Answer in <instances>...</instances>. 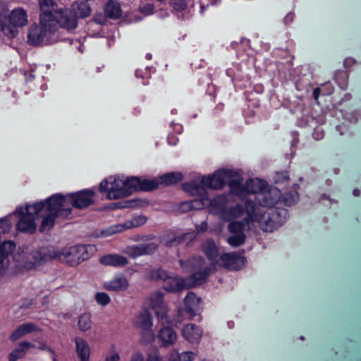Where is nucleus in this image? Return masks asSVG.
<instances>
[{
    "label": "nucleus",
    "mask_w": 361,
    "mask_h": 361,
    "mask_svg": "<svg viewBox=\"0 0 361 361\" xmlns=\"http://www.w3.org/2000/svg\"><path fill=\"white\" fill-rule=\"evenodd\" d=\"M245 213L247 217L243 221L230 222L228 228L233 233H243V231L250 224H257L265 232H272L281 226L286 221L288 213L286 209H272L263 211L256 207L250 200L245 201Z\"/></svg>",
    "instance_id": "nucleus-1"
},
{
    "label": "nucleus",
    "mask_w": 361,
    "mask_h": 361,
    "mask_svg": "<svg viewBox=\"0 0 361 361\" xmlns=\"http://www.w3.org/2000/svg\"><path fill=\"white\" fill-rule=\"evenodd\" d=\"M25 213L23 207H18L14 212L19 215L20 219L17 224L20 231L33 233L36 231L35 220L42 218L39 231L44 232L50 230L54 225L56 218V209H54L48 198L44 201L38 202L32 204H26Z\"/></svg>",
    "instance_id": "nucleus-2"
},
{
    "label": "nucleus",
    "mask_w": 361,
    "mask_h": 361,
    "mask_svg": "<svg viewBox=\"0 0 361 361\" xmlns=\"http://www.w3.org/2000/svg\"><path fill=\"white\" fill-rule=\"evenodd\" d=\"M95 192L91 189L82 190L75 193H70L64 196L55 194L48 198L52 207L56 209V216L63 218L68 217L72 209L71 205L77 209H84L94 202Z\"/></svg>",
    "instance_id": "nucleus-3"
},
{
    "label": "nucleus",
    "mask_w": 361,
    "mask_h": 361,
    "mask_svg": "<svg viewBox=\"0 0 361 361\" xmlns=\"http://www.w3.org/2000/svg\"><path fill=\"white\" fill-rule=\"evenodd\" d=\"M59 41L56 18L48 13L39 15V23L30 27L27 43L30 45L44 46Z\"/></svg>",
    "instance_id": "nucleus-4"
},
{
    "label": "nucleus",
    "mask_w": 361,
    "mask_h": 361,
    "mask_svg": "<svg viewBox=\"0 0 361 361\" xmlns=\"http://www.w3.org/2000/svg\"><path fill=\"white\" fill-rule=\"evenodd\" d=\"M53 246L18 250L12 257L13 268L16 271L30 270L53 259Z\"/></svg>",
    "instance_id": "nucleus-5"
},
{
    "label": "nucleus",
    "mask_w": 361,
    "mask_h": 361,
    "mask_svg": "<svg viewBox=\"0 0 361 361\" xmlns=\"http://www.w3.org/2000/svg\"><path fill=\"white\" fill-rule=\"evenodd\" d=\"M227 179H229L228 185L230 192L242 199L249 194L258 196L267 185L265 181L259 178H250L243 184V178L241 173L228 169Z\"/></svg>",
    "instance_id": "nucleus-6"
},
{
    "label": "nucleus",
    "mask_w": 361,
    "mask_h": 361,
    "mask_svg": "<svg viewBox=\"0 0 361 361\" xmlns=\"http://www.w3.org/2000/svg\"><path fill=\"white\" fill-rule=\"evenodd\" d=\"M179 262L184 271L192 274L186 279L187 283L190 286V288L204 283L215 266L212 263L210 267H205L204 260L202 257H192L185 262L180 260Z\"/></svg>",
    "instance_id": "nucleus-7"
},
{
    "label": "nucleus",
    "mask_w": 361,
    "mask_h": 361,
    "mask_svg": "<svg viewBox=\"0 0 361 361\" xmlns=\"http://www.w3.org/2000/svg\"><path fill=\"white\" fill-rule=\"evenodd\" d=\"M94 250V247L91 245H75L60 250L54 247L55 255L53 259H56L70 266L75 267L90 258V252H93Z\"/></svg>",
    "instance_id": "nucleus-8"
},
{
    "label": "nucleus",
    "mask_w": 361,
    "mask_h": 361,
    "mask_svg": "<svg viewBox=\"0 0 361 361\" xmlns=\"http://www.w3.org/2000/svg\"><path fill=\"white\" fill-rule=\"evenodd\" d=\"M100 192H106L109 200H117L127 197L124 176H109L102 180L99 186Z\"/></svg>",
    "instance_id": "nucleus-9"
},
{
    "label": "nucleus",
    "mask_w": 361,
    "mask_h": 361,
    "mask_svg": "<svg viewBox=\"0 0 361 361\" xmlns=\"http://www.w3.org/2000/svg\"><path fill=\"white\" fill-rule=\"evenodd\" d=\"M149 277L152 280L163 281L164 288L169 292H179L190 288L186 279L178 276H170L166 271L161 269L152 270Z\"/></svg>",
    "instance_id": "nucleus-10"
},
{
    "label": "nucleus",
    "mask_w": 361,
    "mask_h": 361,
    "mask_svg": "<svg viewBox=\"0 0 361 361\" xmlns=\"http://www.w3.org/2000/svg\"><path fill=\"white\" fill-rule=\"evenodd\" d=\"M9 25L2 26L4 33L10 38L17 36V27L25 26L28 23L27 14L25 9L18 7L14 8L8 17Z\"/></svg>",
    "instance_id": "nucleus-11"
},
{
    "label": "nucleus",
    "mask_w": 361,
    "mask_h": 361,
    "mask_svg": "<svg viewBox=\"0 0 361 361\" xmlns=\"http://www.w3.org/2000/svg\"><path fill=\"white\" fill-rule=\"evenodd\" d=\"M281 197V192L279 189L273 186L264 188L262 192H259L258 196H255V200L252 201L256 207L262 209L263 211L272 209V207L276 204ZM274 209H280L275 207Z\"/></svg>",
    "instance_id": "nucleus-12"
},
{
    "label": "nucleus",
    "mask_w": 361,
    "mask_h": 361,
    "mask_svg": "<svg viewBox=\"0 0 361 361\" xmlns=\"http://www.w3.org/2000/svg\"><path fill=\"white\" fill-rule=\"evenodd\" d=\"M133 325L141 331L146 342H152L154 340L152 317L147 310H143L137 314L133 320Z\"/></svg>",
    "instance_id": "nucleus-13"
},
{
    "label": "nucleus",
    "mask_w": 361,
    "mask_h": 361,
    "mask_svg": "<svg viewBox=\"0 0 361 361\" xmlns=\"http://www.w3.org/2000/svg\"><path fill=\"white\" fill-rule=\"evenodd\" d=\"M56 18L57 29L59 26L68 31L75 30L78 26L77 18L70 8H60L55 11L54 15Z\"/></svg>",
    "instance_id": "nucleus-14"
},
{
    "label": "nucleus",
    "mask_w": 361,
    "mask_h": 361,
    "mask_svg": "<svg viewBox=\"0 0 361 361\" xmlns=\"http://www.w3.org/2000/svg\"><path fill=\"white\" fill-rule=\"evenodd\" d=\"M149 307L153 309L157 316L163 323H169L170 320L167 317L168 307L164 302V295L160 292L152 293L149 297Z\"/></svg>",
    "instance_id": "nucleus-15"
},
{
    "label": "nucleus",
    "mask_w": 361,
    "mask_h": 361,
    "mask_svg": "<svg viewBox=\"0 0 361 361\" xmlns=\"http://www.w3.org/2000/svg\"><path fill=\"white\" fill-rule=\"evenodd\" d=\"M204 180V176L197 177L189 183L182 184V189L192 196L208 197L207 192L208 186Z\"/></svg>",
    "instance_id": "nucleus-16"
},
{
    "label": "nucleus",
    "mask_w": 361,
    "mask_h": 361,
    "mask_svg": "<svg viewBox=\"0 0 361 361\" xmlns=\"http://www.w3.org/2000/svg\"><path fill=\"white\" fill-rule=\"evenodd\" d=\"M147 218L145 216H137L133 217L130 221L126 222L125 224H118L109 226L103 232V233L106 236L111 235L117 233L122 232L130 228L140 226L145 224Z\"/></svg>",
    "instance_id": "nucleus-17"
},
{
    "label": "nucleus",
    "mask_w": 361,
    "mask_h": 361,
    "mask_svg": "<svg viewBox=\"0 0 361 361\" xmlns=\"http://www.w3.org/2000/svg\"><path fill=\"white\" fill-rule=\"evenodd\" d=\"M16 249V245L13 241H6L0 245V276L4 274L5 270L11 264L13 252Z\"/></svg>",
    "instance_id": "nucleus-18"
},
{
    "label": "nucleus",
    "mask_w": 361,
    "mask_h": 361,
    "mask_svg": "<svg viewBox=\"0 0 361 361\" xmlns=\"http://www.w3.org/2000/svg\"><path fill=\"white\" fill-rule=\"evenodd\" d=\"M158 243L155 241L132 245L126 247L125 252L130 257L135 259L137 257L150 255L158 247Z\"/></svg>",
    "instance_id": "nucleus-19"
},
{
    "label": "nucleus",
    "mask_w": 361,
    "mask_h": 361,
    "mask_svg": "<svg viewBox=\"0 0 361 361\" xmlns=\"http://www.w3.org/2000/svg\"><path fill=\"white\" fill-rule=\"evenodd\" d=\"M209 212L213 215L218 216L224 221L226 220V196L225 195H218L212 200H209Z\"/></svg>",
    "instance_id": "nucleus-20"
},
{
    "label": "nucleus",
    "mask_w": 361,
    "mask_h": 361,
    "mask_svg": "<svg viewBox=\"0 0 361 361\" xmlns=\"http://www.w3.org/2000/svg\"><path fill=\"white\" fill-rule=\"evenodd\" d=\"M201 298L193 292H189L184 299V310L190 318L195 317L200 312Z\"/></svg>",
    "instance_id": "nucleus-21"
},
{
    "label": "nucleus",
    "mask_w": 361,
    "mask_h": 361,
    "mask_svg": "<svg viewBox=\"0 0 361 361\" xmlns=\"http://www.w3.org/2000/svg\"><path fill=\"white\" fill-rule=\"evenodd\" d=\"M128 286V281L123 274H117L111 280L104 283V289L114 292L124 291Z\"/></svg>",
    "instance_id": "nucleus-22"
},
{
    "label": "nucleus",
    "mask_w": 361,
    "mask_h": 361,
    "mask_svg": "<svg viewBox=\"0 0 361 361\" xmlns=\"http://www.w3.org/2000/svg\"><path fill=\"white\" fill-rule=\"evenodd\" d=\"M202 328L194 324L185 325L182 329L183 338L191 343H197L202 336Z\"/></svg>",
    "instance_id": "nucleus-23"
},
{
    "label": "nucleus",
    "mask_w": 361,
    "mask_h": 361,
    "mask_svg": "<svg viewBox=\"0 0 361 361\" xmlns=\"http://www.w3.org/2000/svg\"><path fill=\"white\" fill-rule=\"evenodd\" d=\"M41 329L32 322L23 323L19 325L11 334L10 339L16 341L27 334L40 331Z\"/></svg>",
    "instance_id": "nucleus-24"
},
{
    "label": "nucleus",
    "mask_w": 361,
    "mask_h": 361,
    "mask_svg": "<svg viewBox=\"0 0 361 361\" xmlns=\"http://www.w3.org/2000/svg\"><path fill=\"white\" fill-rule=\"evenodd\" d=\"M99 262L104 266H111L114 267H123L128 264V259L118 254H109L102 256L99 258Z\"/></svg>",
    "instance_id": "nucleus-25"
},
{
    "label": "nucleus",
    "mask_w": 361,
    "mask_h": 361,
    "mask_svg": "<svg viewBox=\"0 0 361 361\" xmlns=\"http://www.w3.org/2000/svg\"><path fill=\"white\" fill-rule=\"evenodd\" d=\"M161 347H169L173 345L177 340L176 331L171 327H164L160 329L157 335Z\"/></svg>",
    "instance_id": "nucleus-26"
},
{
    "label": "nucleus",
    "mask_w": 361,
    "mask_h": 361,
    "mask_svg": "<svg viewBox=\"0 0 361 361\" xmlns=\"http://www.w3.org/2000/svg\"><path fill=\"white\" fill-rule=\"evenodd\" d=\"M204 180L207 183L208 188L219 189L223 188L226 182V169L216 171L212 176H204Z\"/></svg>",
    "instance_id": "nucleus-27"
},
{
    "label": "nucleus",
    "mask_w": 361,
    "mask_h": 361,
    "mask_svg": "<svg viewBox=\"0 0 361 361\" xmlns=\"http://www.w3.org/2000/svg\"><path fill=\"white\" fill-rule=\"evenodd\" d=\"M245 262L246 259L243 253L227 252V269L239 270L245 266Z\"/></svg>",
    "instance_id": "nucleus-28"
},
{
    "label": "nucleus",
    "mask_w": 361,
    "mask_h": 361,
    "mask_svg": "<svg viewBox=\"0 0 361 361\" xmlns=\"http://www.w3.org/2000/svg\"><path fill=\"white\" fill-rule=\"evenodd\" d=\"M75 350L79 361H89L90 348L87 342L80 337L75 338Z\"/></svg>",
    "instance_id": "nucleus-29"
},
{
    "label": "nucleus",
    "mask_w": 361,
    "mask_h": 361,
    "mask_svg": "<svg viewBox=\"0 0 361 361\" xmlns=\"http://www.w3.org/2000/svg\"><path fill=\"white\" fill-rule=\"evenodd\" d=\"M35 348V345L24 341L18 343V346L13 349L8 355L9 361H17L23 357L30 348Z\"/></svg>",
    "instance_id": "nucleus-30"
},
{
    "label": "nucleus",
    "mask_w": 361,
    "mask_h": 361,
    "mask_svg": "<svg viewBox=\"0 0 361 361\" xmlns=\"http://www.w3.org/2000/svg\"><path fill=\"white\" fill-rule=\"evenodd\" d=\"M70 9L73 10V13H75L77 18V20H78L79 18H87L91 13V8L90 4L86 1H75L72 4Z\"/></svg>",
    "instance_id": "nucleus-31"
},
{
    "label": "nucleus",
    "mask_w": 361,
    "mask_h": 361,
    "mask_svg": "<svg viewBox=\"0 0 361 361\" xmlns=\"http://www.w3.org/2000/svg\"><path fill=\"white\" fill-rule=\"evenodd\" d=\"M105 14L111 19H117L121 16V8L118 2L109 0L104 7Z\"/></svg>",
    "instance_id": "nucleus-32"
},
{
    "label": "nucleus",
    "mask_w": 361,
    "mask_h": 361,
    "mask_svg": "<svg viewBox=\"0 0 361 361\" xmlns=\"http://www.w3.org/2000/svg\"><path fill=\"white\" fill-rule=\"evenodd\" d=\"M183 179V175L179 172L166 173L159 178V185H170L177 183Z\"/></svg>",
    "instance_id": "nucleus-33"
},
{
    "label": "nucleus",
    "mask_w": 361,
    "mask_h": 361,
    "mask_svg": "<svg viewBox=\"0 0 361 361\" xmlns=\"http://www.w3.org/2000/svg\"><path fill=\"white\" fill-rule=\"evenodd\" d=\"M124 182L128 196L135 191L140 190V178L137 176H124Z\"/></svg>",
    "instance_id": "nucleus-34"
},
{
    "label": "nucleus",
    "mask_w": 361,
    "mask_h": 361,
    "mask_svg": "<svg viewBox=\"0 0 361 361\" xmlns=\"http://www.w3.org/2000/svg\"><path fill=\"white\" fill-rule=\"evenodd\" d=\"M185 235L186 234L177 235L176 233L171 232L163 237L161 243L167 247L176 246L183 241Z\"/></svg>",
    "instance_id": "nucleus-35"
},
{
    "label": "nucleus",
    "mask_w": 361,
    "mask_h": 361,
    "mask_svg": "<svg viewBox=\"0 0 361 361\" xmlns=\"http://www.w3.org/2000/svg\"><path fill=\"white\" fill-rule=\"evenodd\" d=\"M202 250L207 257L211 260H216L219 254L216 245L210 240L203 243Z\"/></svg>",
    "instance_id": "nucleus-36"
},
{
    "label": "nucleus",
    "mask_w": 361,
    "mask_h": 361,
    "mask_svg": "<svg viewBox=\"0 0 361 361\" xmlns=\"http://www.w3.org/2000/svg\"><path fill=\"white\" fill-rule=\"evenodd\" d=\"M91 316L88 313L80 314L78 319V326L82 331H87L92 327Z\"/></svg>",
    "instance_id": "nucleus-37"
},
{
    "label": "nucleus",
    "mask_w": 361,
    "mask_h": 361,
    "mask_svg": "<svg viewBox=\"0 0 361 361\" xmlns=\"http://www.w3.org/2000/svg\"><path fill=\"white\" fill-rule=\"evenodd\" d=\"M41 13L44 14L48 13L50 15H54L53 11L55 12L57 7V4L54 0H39Z\"/></svg>",
    "instance_id": "nucleus-38"
},
{
    "label": "nucleus",
    "mask_w": 361,
    "mask_h": 361,
    "mask_svg": "<svg viewBox=\"0 0 361 361\" xmlns=\"http://www.w3.org/2000/svg\"><path fill=\"white\" fill-rule=\"evenodd\" d=\"M140 190L149 191L157 188L159 185V179L140 178Z\"/></svg>",
    "instance_id": "nucleus-39"
},
{
    "label": "nucleus",
    "mask_w": 361,
    "mask_h": 361,
    "mask_svg": "<svg viewBox=\"0 0 361 361\" xmlns=\"http://www.w3.org/2000/svg\"><path fill=\"white\" fill-rule=\"evenodd\" d=\"M245 212V205L243 207L240 204L227 209V217L238 218L241 216Z\"/></svg>",
    "instance_id": "nucleus-40"
},
{
    "label": "nucleus",
    "mask_w": 361,
    "mask_h": 361,
    "mask_svg": "<svg viewBox=\"0 0 361 361\" xmlns=\"http://www.w3.org/2000/svg\"><path fill=\"white\" fill-rule=\"evenodd\" d=\"M245 235L244 233H234L227 239V243L231 245L237 247L244 243Z\"/></svg>",
    "instance_id": "nucleus-41"
},
{
    "label": "nucleus",
    "mask_w": 361,
    "mask_h": 361,
    "mask_svg": "<svg viewBox=\"0 0 361 361\" xmlns=\"http://www.w3.org/2000/svg\"><path fill=\"white\" fill-rule=\"evenodd\" d=\"M192 210L193 209H201L206 205L209 204L208 197H200V199H195L190 200Z\"/></svg>",
    "instance_id": "nucleus-42"
},
{
    "label": "nucleus",
    "mask_w": 361,
    "mask_h": 361,
    "mask_svg": "<svg viewBox=\"0 0 361 361\" xmlns=\"http://www.w3.org/2000/svg\"><path fill=\"white\" fill-rule=\"evenodd\" d=\"M324 88L327 89V92H323V94H330L333 92V86L330 82H327L326 84H324L322 85V88L320 87H316L313 90V97L315 100H317L322 91H323Z\"/></svg>",
    "instance_id": "nucleus-43"
},
{
    "label": "nucleus",
    "mask_w": 361,
    "mask_h": 361,
    "mask_svg": "<svg viewBox=\"0 0 361 361\" xmlns=\"http://www.w3.org/2000/svg\"><path fill=\"white\" fill-rule=\"evenodd\" d=\"M274 180L276 183H283L289 180V174L287 171H276L274 176Z\"/></svg>",
    "instance_id": "nucleus-44"
},
{
    "label": "nucleus",
    "mask_w": 361,
    "mask_h": 361,
    "mask_svg": "<svg viewBox=\"0 0 361 361\" xmlns=\"http://www.w3.org/2000/svg\"><path fill=\"white\" fill-rule=\"evenodd\" d=\"M105 361H121L119 353L115 346H112L105 357Z\"/></svg>",
    "instance_id": "nucleus-45"
},
{
    "label": "nucleus",
    "mask_w": 361,
    "mask_h": 361,
    "mask_svg": "<svg viewBox=\"0 0 361 361\" xmlns=\"http://www.w3.org/2000/svg\"><path fill=\"white\" fill-rule=\"evenodd\" d=\"M97 302L102 306H106L110 302V297L106 293H97L95 295Z\"/></svg>",
    "instance_id": "nucleus-46"
},
{
    "label": "nucleus",
    "mask_w": 361,
    "mask_h": 361,
    "mask_svg": "<svg viewBox=\"0 0 361 361\" xmlns=\"http://www.w3.org/2000/svg\"><path fill=\"white\" fill-rule=\"evenodd\" d=\"M180 361H193L197 357V353L193 351H185L179 353Z\"/></svg>",
    "instance_id": "nucleus-47"
},
{
    "label": "nucleus",
    "mask_w": 361,
    "mask_h": 361,
    "mask_svg": "<svg viewBox=\"0 0 361 361\" xmlns=\"http://www.w3.org/2000/svg\"><path fill=\"white\" fill-rule=\"evenodd\" d=\"M171 5L174 10L181 11L186 8L187 4L185 0H173Z\"/></svg>",
    "instance_id": "nucleus-48"
},
{
    "label": "nucleus",
    "mask_w": 361,
    "mask_h": 361,
    "mask_svg": "<svg viewBox=\"0 0 361 361\" xmlns=\"http://www.w3.org/2000/svg\"><path fill=\"white\" fill-rule=\"evenodd\" d=\"M39 345H38L37 348L39 350L47 351L50 353L52 355L53 360L56 361V353L54 350L51 349L49 345H47V343H44V341H39Z\"/></svg>",
    "instance_id": "nucleus-49"
},
{
    "label": "nucleus",
    "mask_w": 361,
    "mask_h": 361,
    "mask_svg": "<svg viewBox=\"0 0 361 361\" xmlns=\"http://www.w3.org/2000/svg\"><path fill=\"white\" fill-rule=\"evenodd\" d=\"M154 6L152 4H145L140 8V12L145 15H150L153 13Z\"/></svg>",
    "instance_id": "nucleus-50"
},
{
    "label": "nucleus",
    "mask_w": 361,
    "mask_h": 361,
    "mask_svg": "<svg viewBox=\"0 0 361 361\" xmlns=\"http://www.w3.org/2000/svg\"><path fill=\"white\" fill-rule=\"evenodd\" d=\"M313 138L316 140H322L324 136L323 130L320 128H315L312 133Z\"/></svg>",
    "instance_id": "nucleus-51"
},
{
    "label": "nucleus",
    "mask_w": 361,
    "mask_h": 361,
    "mask_svg": "<svg viewBox=\"0 0 361 361\" xmlns=\"http://www.w3.org/2000/svg\"><path fill=\"white\" fill-rule=\"evenodd\" d=\"M180 209L183 212H187L192 210L190 201L183 202L180 204Z\"/></svg>",
    "instance_id": "nucleus-52"
},
{
    "label": "nucleus",
    "mask_w": 361,
    "mask_h": 361,
    "mask_svg": "<svg viewBox=\"0 0 361 361\" xmlns=\"http://www.w3.org/2000/svg\"><path fill=\"white\" fill-rule=\"evenodd\" d=\"M169 361H180L179 353L177 350H173L171 353Z\"/></svg>",
    "instance_id": "nucleus-53"
},
{
    "label": "nucleus",
    "mask_w": 361,
    "mask_h": 361,
    "mask_svg": "<svg viewBox=\"0 0 361 361\" xmlns=\"http://www.w3.org/2000/svg\"><path fill=\"white\" fill-rule=\"evenodd\" d=\"M130 361H144V356L141 353L136 352L132 355Z\"/></svg>",
    "instance_id": "nucleus-54"
},
{
    "label": "nucleus",
    "mask_w": 361,
    "mask_h": 361,
    "mask_svg": "<svg viewBox=\"0 0 361 361\" xmlns=\"http://www.w3.org/2000/svg\"><path fill=\"white\" fill-rule=\"evenodd\" d=\"M298 199V195L296 194L295 196L291 195L290 200H288V194H287L284 197V201L286 202V204L291 205L292 204H294Z\"/></svg>",
    "instance_id": "nucleus-55"
},
{
    "label": "nucleus",
    "mask_w": 361,
    "mask_h": 361,
    "mask_svg": "<svg viewBox=\"0 0 361 361\" xmlns=\"http://www.w3.org/2000/svg\"><path fill=\"white\" fill-rule=\"evenodd\" d=\"M295 15L293 13H288L283 18V22L286 25H288L294 20Z\"/></svg>",
    "instance_id": "nucleus-56"
},
{
    "label": "nucleus",
    "mask_w": 361,
    "mask_h": 361,
    "mask_svg": "<svg viewBox=\"0 0 361 361\" xmlns=\"http://www.w3.org/2000/svg\"><path fill=\"white\" fill-rule=\"evenodd\" d=\"M147 361H163V359L159 355L155 353L154 355H149Z\"/></svg>",
    "instance_id": "nucleus-57"
},
{
    "label": "nucleus",
    "mask_w": 361,
    "mask_h": 361,
    "mask_svg": "<svg viewBox=\"0 0 361 361\" xmlns=\"http://www.w3.org/2000/svg\"><path fill=\"white\" fill-rule=\"evenodd\" d=\"M207 228V224L206 221H202L201 224L196 226L197 232H204Z\"/></svg>",
    "instance_id": "nucleus-58"
},
{
    "label": "nucleus",
    "mask_w": 361,
    "mask_h": 361,
    "mask_svg": "<svg viewBox=\"0 0 361 361\" xmlns=\"http://www.w3.org/2000/svg\"><path fill=\"white\" fill-rule=\"evenodd\" d=\"M178 141V139L173 135H169L168 137V142L169 145H174Z\"/></svg>",
    "instance_id": "nucleus-59"
},
{
    "label": "nucleus",
    "mask_w": 361,
    "mask_h": 361,
    "mask_svg": "<svg viewBox=\"0 0 361 361\" xmlns=\"http://www.w3.org/2000/svg\"><path fill=\"white\" fill-rule=\"evenodd\" d=\"M217 264L222 267H226V255L221 254L220 257L219 262H217Z\"/></svg>",
    "instance_id": "nucleus-60"
},
{
    "label": "nucleus",
    "mask_w": 361,
    "mask_h": 361,
    "mask_svg": "<svg viewBox=\"0 0 361 361\" xmlns=\"http://www.w3.org/2000/svg\"><path fill=\"white\" fill-rule=\"evenodd\" d=\"M336 129L339 133L340 135H343L347 130L344 125H338L336 126Z\"/></svg>",
    "instance_id": "nucleus-61"
},
{
    "label": "nucleus",
    "mask_w": 361,
    "mask_h": 361,
    "mask_svg": "<svg viewBox=\"0 0 361 361\" xmlns=\"http://www.w3.org/2000/svg\"><path fill=\"white\" fill-rule=\"evenodd\" d=\"M224 109V104L223 103H219L216 105V108L214 109L215 114H219L220 112H222Z\"/></svg>",
    "instance_id": "nucleus-62"
},
{
    "label": "nucleus",
    "mask_w": 361,
    "mask_h": 361,
    "mask_svg": "<svg viewBox=\"0 0 361 361\" xmlns=\"http://www.w3.org/2000/svg\"><path fill=\"white\" fill-rule=\"evenodd\" d=\"M135 76H136L137 78L142 77V75H141V71H140V70H137V71H135Z\"/></svg>",
    "instance_id": "nucleus-63"
},
{
    "label": "nucleus",
    "mask_w": 361,
    "mask_h": 361,
    "mask_svg": "<svg viewBox=\"0 0 361 361\" xmlns=\"http://www.w3.org/2000/svg\"><path fill=\"white\" fill-rule=\"evenodd\" d=\"M353 195L355 196H358L360 195V191L357 189H355L353 192Z\"/></svg>",
    "instance_id": "nucleus-64"
}]
</instances>
